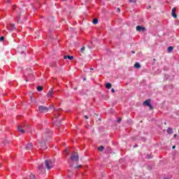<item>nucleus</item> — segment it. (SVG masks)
Instances as JSON below:
<instances>
[{"label": "nucleus", "instance_id": "obj_1", "mask_svg": "<svg viewBox=\"0 0 179 179\" xmlns=\"http://www.w3.org/2000/svg\"><path fill=\"white\" fill-rule=\"evenodd\" d=\"M51 135H52V133L51 132V130L47 129L45 131V133L42 135L43 141H41L40 145H38V148L40 150H45L47 149V147L45 146V139H49V138H51Z\"/></svg>", "mask_w": 179, "mask_h": 179}, {"label": "nucleus", "instance_id": "obj_35", "mask_svg": "<svg viewBox=\"0 0 179 179\" xmlns=\"http://www.w3.org/2000/svg\"><path fill=\"white\" fill-rule=\"evenodd\" d=\"M172 149H176V145H173V146L172 147Z\"/></svg>", "mask_w": 179, "mask_h": 179}, {"label": "nucleus", "instance_id": "obj_4", "mask_svg": "<svg viewBox=\"0 0 179 179\" xmlns=\"http://www.w3.org/2000/svg\"><path fill=\"white\" fill-rule=\"evenodd\" d=\"M71 160L72 162H78L79 161V154L78 152H72L71 157H70Z\"/></svg>", "mask_w": 179, "mask_h": 179}, {"label": "nucleus", "instance_id": "obj_44", "mask_svg": "<svg viewBox=\"0 0 179 179\" xmlns=\"http://www.w3.org/2000/svg\"><path fill=\"white\" fill-rule=\"evenodd\" d=\"M8 2H9V0H7Z\"/></svg>", "mask_w": 179, "mask_h": 179}, {"label": "nucleus", "instance_id": "obj_34", "mask_svg": "<svg viewBox=\"0 0 179 179\" xmlns=\"http://www.w3.org/2000/svg\"><path fill=\"white\" fill-rule=\"evenodd\" d=\"M134 148H138V145L136 144V145L134 146Z\"/></svg>", "mask_w": 179, "mask_h": 179}, {"label": "nucleus", "instance_id": "obj_17", "mask_svg": "<svg viewBox=\"0 0 179 179\" xmlns=\"http://www.w3.org/2000/svg\"><path fill=\"white\" fill-rule=\"evenodd\" d=\"M36 89L38 92H43V86H38Z\"/></svg>", "mask_w": 179, "mask_h": 179}, {"label": "nucleus", "instance_id": "obj_42", "mask_svg": "<svg viewBox=\"0 0 179 179\" xmlns=\"http://www.w3.org/2000/svg\"><path fill=\"white\" fill-rule=\"evenodd\" d=\"M30 76H33V74H30Z\"/></svg>", "mask_w": 179, "mask_h": 179}, {"label": "nucleus", "instance_id": "obj_13", "mask_svg": "<svg viewBox=\"0 0 179 179\" xmlns=\"http://www.w3.org/2000/svg\"><path fill=\"white\" fill-rule=\"evenodd\" d=\"M52 94H54V91L52 90H50L48 92V97H51L52 96Z\"/></svg>", "mask_w": 179, "mask_h": 179}, {"label": "nucleus", "instance_id": "obj_29", "mask_svg": "<svg viewBox=\"0 0 179 179\" xmlns=\"http://www.w3.org/2000/svg\"><path fill=\"white\" fill-rule=\"evenodd\" d=\"M117 11L118 13H120V12H121V9H120V8H117Z\"/></svg>", "mask_w": 179, "mask_h": 179}, {"label": "nucleus", "instance_id": "obj_32", "mask_svg": "<svg viewBox=\"0 0 179 179\" xmlns=\"http://www.w3.org/2000/svg\"><path fill=\"white\" fill-rule=\"evenodd\" d=\"M85 120H89V117H87V115H85Z\"/></svg>", "mask_w": 179, "mask_h": 179}, {"label": "nucleus", "instance_id": "obj_39", "mask_svg": "<svg viewBox=\"0 0 179 179\" xmlns=\"http://www.w3.org/2000/svg\"><path fill=\"white\" fill-rule=\"evenodd\" d=\"M177 136V134H174L173 137L176 138Z\"/></svg>", "mask_w": 179, "mask_h": 179}, {"label": "nucleus", "instance_id": "obj_3", "mask_svg": "<svg viewBox=\"0 0 179 179\" xmlns=\"http://www.w3.org/2000/svg\"><path fill=\"white\" fill-rule=\"evenodd\" d=\"M45 166L48 170H51V169H54L55 162L51 159H46L45 161Z\"/></svg>", "mask_w": 179, "mask_h": 179}, {"label": "nucleus", "instance_id": "obj_15", "mask_svg": "<svg viewBox=\"0 0 179 179\" xmlns=\"http://www.w3.org/2000/svg\"><path fill=\"white\" fill-rule=\"evenodd\" d=\"M111 87H112L111 83H107L106 84V89H111Z\"/></svg>", "mask_w": 179, "mask_h": 179}, {"label": "nucleus", "instance_id": "obj_40", "mask_svg": "<svg viewBox=\"0 0 179 179\" xmlns=\"http://www.w3.org/2000/svg\"><path fill=\"white\" fill-rule=\"evenodd\" d=\"M55 118H58V117H57L56 115H55Z\"/></svg>", "mask_w": 179, "mask_h": 179}, {"label": "nucleus", "instance_id": "obj_41", "mask_svg": "<svg viewBox=\"0 0 179 179\" xmlns=\"http://www.w3.org/2000/svg\"><path fill=\"white\" fill-rule=\"evenodd\" d=\"M90 70H91V71H93V68H91Z\"/></svg>", "mask_w": 179, "mask_h": 179}, {"label": "nucleus", "instance_id": "obj_18", "mask_svg": "<svg viewBox=\"0 0 179 179\" xmlns=\"http://www.w3.org/2000/svg\"><path fill=\"white\" fill-rule=\"evenodd\" d=\"M92 23L94 24H97V23H99V20H97L96 18H94L93 20H92Z\"/></svg>", "mask_w": 179, "mask_h": 179}, {"label": "nucleus", "instance_id": "obj_26", "mask_svg": "<svg viewBox=\"0 0 179 179\" xmlns=\"http://www.w3.org/2000/svg\"><path fill=\"white\" fill-rule=\"evenodd\" d=\"M129 2L135 3L136 2V0H129Z\"/></svg>", "mask_w": 179, "mask_h": 179}, {"label": "nucleus", "instance_id": "obj_20", "mask_svg": "<svg viewBox=\"0 0 179 179\" xmlns=\"http://www.w3.org/2000/svg\"><path fill=\"white\" fill-rule=\"evenodd\" d=\"M167 134H173V129L171 128H168V129L166 130Z\"/></svg>", "mask_w": 179, "mask_h": 179}, {"label": "nucleus", "instance_id": "obj_11", "mask_svg": "<svg viewBox=\"0 0 179 179\" xmlns=\"http://www.w3.org/2000/svg\"><path fill=\"white\" fill-rule=\"evenodd\" d=\"M172 16H173V17H177V14H176V8H173V9H172Z\"/></svg>", "mask_w": 179, "mask_h": 179}, {"label": "nucleus", "instance_id": "obj_30", "mask_svg": "<svg viewBox=\"0 0 179 179\" xmlns=\"http://www.w3.org/2000/svg\"><path fill=\"white\" fill-rule=\"evenodd\" d=\"M111 92H112L113 93H115V90H114V88H112V89H111Z\"/></svg>", "mask_w": 179, "mask_h": 179}, {"label": "nucleus", "instance_id": "obj_7", "mask_svg": "<svg viewBox=\"0 0 179 179\" xmlns=\"http://www.w3.org/2000/svg\"><path fill=\"white\" fill-rule=\"evenodd\" d=\"M136 30L137 31H139L140 33H143V32L146 31V28L145 27L138 25L136 27Z\"/></svg>", "mask_w": 179, "mask_h": 179}, {"label": "nucleus", "instance_id": "obj_6", "mask_svg": "<svg viewBox=\"0 0 179 179\" xmlns=\"http://www.w3.org/2000/svg\"><path fill=\"white\" fill-rule=\"evenodd\" d=\"M143 106L149 107L150 110H153V106L150 104V99H147L143 103Z\"/></svg>", "mask_w": 179, "mask_h": 179}, {"label": "nucleus", "instance_id": "obj_38", "mask_svg": "<svg viewBox=\"0 0 179 179\" xmlns=\"http://www.w3.org/2000/svg\"><path fill=\"white\" fill-rule=\"evenodd\" d=\"M26 82H29V79L28 78H26Z\"/></svg>", "mask_w": 179, "mask_h": 179}, {"label": "nucleus", "instance_id": "obj_22", "mask_svg": "<svg viewBox=\"0 0 179 179\" xmlns=\"http://www.w3.org/2000/svg\"><path fill=\"white\" fill-rule=\"evenodd\" d=\"M98 150H99V152H103V150H104V146L101 145L98 148Z\"/></svg>", "mask_w": 179, "mask_h": 179}, {"label": "nucleus", "instance_id": "obj_12", "mask_svg": "<svg viewBox=\"0 0 179 179\" xmlns=\"http://www.w3.org/2000/svg\"><path fill=\"white\" fill-rule=\"evenodd\" d=\"M38 170H41L42 173H44L45 171V169H44V167L43 166V164H41L38 166Z\"/></svg>", "mask_w": 179, "mask_h": 179}, {"label": "nucleus", "instance_id": "obj_36", "mask_svg": "<svg viewBox=\"0 0 179 179\" xmlns=\"http://www.w3.org/2000/svg\"><path fill=\"white\" fill-rule=\"evenodd\" d=\"M131 53H132V54H135V51L132 50V51H131Z\"/></svg>", "mask_w": 179, "mask_h": 179}, {"label": "nucleus", "instance_id": "obj_9", "mask_svg": "<svg viewBox=\"0 0 179 179\" xmlns=\"http://www.w3.org/2000/svg\"><path fill=\"white\" fill-rule=\"evenodd\" d=\"M18 49L21 54H23L24 52V50H26V46H24V45H20L18 47Z\"/></svg>", "mask_w": 179, "mask_h": 179}, {"label": "nucleus", "instance_id": "obj_10", "mask_svg": "<svg viewBox=\"0 0 179 179\" xmlns=\"http://www.w3.org/2000/svg\"><path fill=\"white\" fill-rule=\"evenodd\" d=\"M33 148V143H29L25 145V149L27 150H30V149H32Z\"/></svg>", "mask_w": 179, "mask_h": 179}, {"label": "nucleus", "instance_id": "obj_33", "mask_svg": "<svg viewBox=\"0 0 179 179\" xmlns=\"http://www.w3.org/2000/svg\"><path fill=\"white\" fill-rule=\"evenodd\" d=\"M17 19H18L19 20V19H20V15L17 16Z\"/></svg>", "mask_w": 179, "mask_h": 179}, {"label": "nucleus", "instance_id": "obj_2", "mask_svg": "<svg viewBox=\"0 0 179 179\" xmlns=\"http://www.w3.org/2000/svg\"><path fill=\"white\" fill-rule=\"evenodd\" d=\"M17 130L22 134L24 132H30V126L29 124H21L17 126Z\"/></svg>", "mask_w": 179, "mask_h": 179}, {"label": "nucleus", "instance_id": "obj_25", "mask_svg": "<svg viewBox=\"0 0 179 179\" xmlns=\"http://www.w3.org/2000/svg\"><path fill=\"white\" fill-rule=\"evenodd\" d=\"M5 40V37L4 36H1L0 38V41H3Z\"/></svg>", "mask_w": 179, "mask_h": 179}, {"label": "nucleus", "instance_id": "obj_8", "mask_svg": "<svg viewBox=\"0 0 179 179\" xmlns=\"http://www.w3.org/2000/svg\"><path fill=\"white\" fill-rule=\"evenodd\" d=\"M7 30H9L10 31H13V30H16V27L15 26V24H10L9 27H7Z\"/></svg>", "mask_w": 179, "mask_h": 179}, {"label": "nucleus", "instance_id": "obj_16", "mask_svg": "<svg viewBox=\"0 0 179 179\" xmlns=\"http://www.w3.org/2000/svg\"><path fill=\"white\" fill-rule=\"evenodd\" d=\"M134 68H136V69H139V68H141V64L139 63H136L134 64Z\"/></svg>", "mask_w": 179, "mask_h": 179}, {"label": "nucleus", "instance_id": "obj_14", "mask_svg": "<svg viewBox=\"0 0 179 179\" xmlns=\"http://www.w3.org/2000/svg\"><path fill=\"white\" fill-rule=\"evenodd\" d=\"M68 58V59H70V61H72V59H73V56H64V59H66Z\"/></svg>", "mask_w": 179, "mask_h": 179}, {"label": "nucleus", "instance_id": "obj_43", "mask_svg": "<svg viewBox=\"0 0 179 179\" xmlns=\"http://www.w3.org/2000/svg\"><path fill=\"white\" fill-rule=\"evenodd\" d=\"M84 80H86V78H84Z\"/></svg>", "mask_w": 179, "mask_h": 179}, {"label": "nucleus", "instance_id": "obj_31", "mask_svg": "<svg viewBox=\"0 0 179 179\" xmlns=\"http://www.w3.org/2000/svg\"><path fill=\"white\" fill-rule=\"evenodd\" d=\"M79 167H82V165L75 166V169H79Z\"/></svg>", "mask_w": 179, "mask_h": 179}, {"label": "nucleus", "instance_id": "obj_19", "mask_svg": "<svg viewBox=\"0 0 179 179\" xmlns=\"http://www.w3.org/2000/svg\"><path fill=\"white\" fill-rule=\"evenodd\" d=\"M52 108L55 111H57V113H59V111H62V109L61 108H59V109H56L55 107H54V105H52Z\"/></svg>", "mask_w": 179, "mask_h": 179}, {"label": "nucleus", "instance_id": "obj_46", "mask_svg": "<svg viewBox=\"0 0 179 179\" xmlns=\"http://www.w3.org/2000/svg\"><path fill=\"white\" fill-rule=\"evenodd\" d=\"M62 1H66V0H62Z\"/></svg>", "mask_w": 179, "mask_h": 179}, {"label": "nucleus", "instance_id": "obj_24", "mask_svg": "<svg viewBox=\"0 0 179 179\" xmlns=\"http://www.w3.org/2000/svg\"><path fill=\"white\" fill-rule=\"evenodd\" d=\"M64 153L66 155H69V152H68V149H66V150L64 151Z\"/></svg>", "mask_w": 179, "mask_h": 179}, {"label": "nucleus", "instance_id": "obj_37", "mask_svg": "<svg viewBox=\"0 0 179 179\" xmlns=\"http://www.w3.org/2000/svg\"><path fill=\"white\" fill-rule=\"evenodd\" d=\"M15 6H13V9H15Z\"/></svg>", "mask_w": 179, "mask_h": 179}, {"label": "nucleus", "instance_id": "obj_5", "mask_svg": "<svg viewBox=\"0 0 179 179\" xmlns=\"http://www.w3.org/2000/svg\"><path fill=\"white\" fill-rule=\"evenodd\" d=\"M48 110H50V108L48 107H46L44 106H38V111L41 113H48Z\"/></svg>", "mask_w": 179, "mask_h": 179}, {"label": "nucleus", "instance_id": "obj_21", "mask_svg": "<svg viewBox=\"0 0 179 179\" xmlns=\"http://www.w3.org/2000/svg\"><path fill=\"white\" fill-rule=\"evenodd\" d=\"M173 48L172 46H169L167 50L168 52H171L173 51Z\"/></svg>", "mask_w": 179, "mask_h": 179}, {"label": "nucleus", "instance_id": "obj_45", "mask_svg": "<svg viewBox=\"0 0 179 179\" xmlns=\"http://www.w3.org/2000/svg\"><path fill=\"white\" fill-rule=\"evenodd\" d=\"M164 124H165V125L166 124V122H165Z\"/></svg>", "mask_w": 179, "mask_h": 179}, {"label": "nucleus", "instance_id": "obj_27", "mask_svg": "<svg viewBox=\"0 0 179 179\" xmlns=\"http://www.w3.org/2000/svg\"><path fill=\"white\" fill-rule=\"evenodd\" d=\"M80 51H81V52H84V51H85V47L81 48Z\"/></svg>", "mask_w": 179, "mask_h": 179}, {"label": "nucleus", "instance_id": "obj_28", "mask_svg": "<svg viewBox=\"0 0 179 179\" xmlns=\"http://www.w3.org/2000/svg\"><path fill=\"white\" fill-rule=\"evenodd\" d=\"M121 120H122L121 118H118L117 120V122H118V123L121 122Z\"/></svg>", "mask_w": 179, "mask_h": 179}, {"label": "nucleus", "instance_id": "obj_23", "mask_svg": "<svg viewBox=\"0 0 179 179\" xmlns=\"http://www.w3.org/2000/svg\"><path fill=\"white\" fill-rule=\"evenodd\" d=\"M29 179H36V175L30 174Z\"/></svg>", "mask_w": 179, "mask_h": 179}]
</instances>
